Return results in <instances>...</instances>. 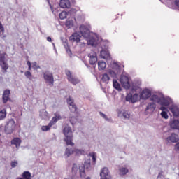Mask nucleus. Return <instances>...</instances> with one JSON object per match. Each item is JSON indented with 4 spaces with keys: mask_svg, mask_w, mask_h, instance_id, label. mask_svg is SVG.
<instances>
[{
    "mask_svg": "<svg viewBox=\"0 0 179 179\" xmlns=\"http://www.w3.org/2000/svg\"><path fill=\"white\" fill-rule=\"evenodd\" d=\"M64 135L65 136L64 141L68 146H75V143L72 142L73 141V133H72V129L69 126H66L63 130Z\"/></svg>",
    "mask_w": 179,
    "mask_h": 179,
    "instance_id": "1",
    "label": "nucleus"
},
{
    "mask_svg": "<svg viewBox=\"0 0 179 179\" xmlns=\"http://www.w3.org/2000/svg\"><path fill=\"white\" fill-rule=\"evenodd\" d=\"M152 101H155V103H158L161 106H170L173 101L170 98H164L163 96H159L157 95H152L150 98Z\"/></svg>",
    "mask_w": 179,
    "mask_h": 179,
    "instance_id": "2",
    "label": "nucleus"
},
{
    "mask_svg": "<svg viewBox=\"0 0 179 179\" xmlns=\"http://www.w3.org/2000/svg\"><path fill=\"white\" fill-rule=\"evenodd\" d=\"M110 68L108 70V73L112 76V78H117L120 75L121 71L120 69V64L117 62H113L110 65Z\"/></svg>",
    "mask_w": 179,
    "mask_h": 179,
    "instance_id": "3",
    "label": "nucleus"
},
{
    "mask_svg": "<svg viewBox=\"0 0 179 179\" xmlns=\"http://www.w3.org/2000/svg\"><path fill=\"white\" fill-rule=\"evenodd\" d=\"M6 55V54L5 53L0 54V66L3 73H7L8 70L9 69V64H8Z\"/></svg>",
    "mask_w": 179,
    "mask_h": 179,
    "instance_id": "4",
    "label": "nucleus"
},
{
    "mask_svg": "<svg viewBox=\"0 0 179 179\" xmlns=\"http://www.w3.org/2000/svg\"><path fill=\"white\" fill-rule=\"evenodd\" d=\"M66 75L67 76V79L70 83L72 85H78V83H80V80L75 76L73 73L69 71V70L66 71Z\"/></svg>",
    "mask_w": 179,
    "mask_h": 179,
    "instance_id": "5",
    "label": "nucleus"
},
{
    "mask_svg": "<svg viewBox=\"0 0 179 179\" xmlns=\"http://www.w3.org/2000/svg\"><path fill=\"white\" fill-rule=\"evenodd\" d=\"M120 82L122 87H124V89H126V90L129 89V87L131 86V82L129 80V77L122 74L120 78Z\"/></svg>",
    "mask_w": 179,
    "mask_h": 179,
    "instance_id": "6",
    "label": "nucleus"
},
{
    "mask_svg": "<svg viewBox=\"0 0 179 179\" xmlns=\"http://www.w3.org/2000/svg\"><path fill=\"white\" fill-rule=\"evenodd\" d=\"M15 120H9L5 126V132H6V134H12V132L15 131Z\"/></svg>",
    "mask_w": 179,
    "mask_h": 179,
    "instance_id": "7",
    "label": "nucleus"
},
{
    "mask_svg": "<svg viewBox=\"0 0 179 179\" xmlns=\"http://www.w3.org/2000/svg\"><path fill=\"white\" fill-rule=\"evenodd\" d=\"M80 32L81 36L83 37H85V38H88V37H90V30L89 29V27L86 25H81L80 27Z\"/></svg>",
    "mask_w": 179,
    "mask_h": 179,
    "instance_id": "8",
    "label": "nucleus"
},
{
    "mask_svg": "<svg viewBox=\"0 0 179 179\" xmlns=\"http://www.w3.org/2000/svg\"><path fill=\"white\" fill-rule=\"evenodd\" d=\"M45 82L49 85H54V76L51 72L46 71L43 73Z\"/></svg>",
    "mask_w": 179,
    "mask_h": 179,
    "instance_id": "9",
    "label": "nucleus"
},
{
    "mask_svg": "<svg viewBox=\"0 0 179 179\" xmlns=\"http://www.w3.org/2000/svg\"><path fill=\"white\" fill-rule=\"evenodd\" d=\"M100 177L101 179H111V176L110 175L108 168L104 167L101 169Z\"/></svg>",
    "mask_w": 179,
    "mask_h": 179,
    "instance_id": "10",
    "label": "nucleus"
},
{
    "mask_svg": "<svg viewBox=\"0 0 179 179\" xmlns=\"http://www.w3.org/2000/svg\"><path fill=\"white\" fill-rule=\"evenodd\" d=\"M126 101H130L131 103H136L139 100V94H127L125 98Z\"/></svg>",
    "mask_w": 179,
    "mask_h": 179,
    "instance_id": "11",
    "label": "nucleus"
},
{
    "mask_svg": "<svg viewBox=\"0 0 179 179\" xmlns=\"http://www.w3.org/2000/svg\"><path fill=\"white\" fill-rule=\"evenodd\" d=\"M88 57L90 58V65H94L97 62V53L96 52L91 50L90 53H88Z\"/></svg>",
    "mask_w": 179,
    "mask_h": 179,
    "instance_id": "12",
    "label": "nucleus"
},
{
    "mask_svg": "<svg viewBox=\"0 0 179 179\" xmlns=\"http://www.w3.org/2000/svg\"><path fill=\"white\" fill-rule=\"evenodd\" d=\"M152 96V91L148 88L144 89L141 94H140V99H142L143 100H146V99H149Z\"/></svg>",
    "mask_w": 179,
    "mask_h": 179,
    "instance_id": "13",
    "label": "nucleus"
},
{
    "mask_svg": "<svg viewBox=\"0 0 179 179\" xmlns=\"http://www.w3.org/2000/svg\"><path fill=\"white\" fill-rule=\"evenodd\" d=\"M166 143H176V142H178V136L176 134H172L170 136L167 137L165 140Z\"/></svg>",
    "mask_w": 179,
    "mask_h": 179,
    "instance_id": "14",
    "label": "nucleus"
},
{
    "mask_svg": "<svg viewBox=\"0 0 179 179\" xmlns=\"http://www.w3.org/2000/svg\"><path fill=\"white\" fill-rule=\"evenodd\" d=\"M169 110L172 113L173 117H178L179 115V107L177 105H171L169 108Z\"/></svg>",
    "mask_w": 179,
    "mask_h": 179,
    "instance_id": "15",
    "label": "nucleus"
},
{
    "mask_svg": "<svg viewBox=\"0 0 179 179\" xmlns=\"http://www.w3.org/2000/svg\"><path fill=\"white\" fill-rule=\"evenodd\" d=\"M67 103L69 104V108L71 110L72 113H75L76 111V106L73 103V99L71 97L67 99Z\"/></svg>",
    "mask_w": 179,
    "mask_h": 179,
    "instance_id": "16",
    "label": "nucleus"
},
{
    "mask_svg": "<svg viewBox=\"0 0 179 179\" xmlns=\"http://www.w3.org/2000/svg\"><path fill=\"white\" fill-rule=\"evenodd\" d=\"M85 167H86L87 169H89L90 167V162L87 164V165L81 164L79 166V171H80V177H86V173H85Z\"/></svg>",
    "mask_w": 179,
    "mask_h": 179,
    "instance_id": "17",
    "label": "nucleus"
},
{
    "mask_svg": "<svg viewBox=\"0 0 179 179\" xmlns=\"http://www.w3.org/2000/svg\"><path fill=\"white\" fill-rule=\"evenodd\" d=\"M69 40L71 43H79L80 41V35L78 33H74L69 37Z\"/></svg>",
    "mask_w": 179,
    "mask_h": 179,
    "instance_id": "18",
    "label": "nucleus"
},
{
    "mask_svg": "<svg viewBox=\"0 0 179 179\" xmlns=\"http://www.w3.org/2000/svg\"><path fill=\"white\" fill-rule=\"evenodd\" d=\"M118 117H121L122 115L124 120H129L131 118V113H129L125 110H120L117 113Z\"/></svg>",
    "mask_w": 179,
    "mask_h": 179,
    "instance_id": "19",
    "label": "nucleus"
},
{
    "mask_svg": "<svg viewBox=\"0 0 179 179\" xmlns=\"http://www.w3.org/2000/svg\"><path fill=\"white\" fill-rule=\"evenodd\" d=\"M59 6L63 9L71 8V1L69 0H60Z\"/></svg>",
    "mask_w": 179,
    "mask_h": 179,
    "instance_id": "20",
    "label": "nucleus"
},
{
    "mask_svg": "<svg viewBox=\"0 0 179 179\" xmlns=\"http://www.w3.org/2000/svg\"><path fill=\"white\" fill-rule=\"evenodd\" d=\"M155 102L153 101V102L149 103L146 107L145 111H148L149 113H153L155 110H156V104Z\"/></svg>",
    "mask_w": 179,
    "mask_h": 179,
    "instance_id": "21",
    "label": "nucleus"
},
{
    "mask_svg": "<svg viewBox=\"0 0 179 179\" xmlns=\"http://www.w3.org/2000/svg\"><path fill=\"white\" fill-rule=\"evenodd\" d=\"M39 116L42 120H49L50 119V115L48 114V112L47 110L43 109L40 110Z\"/></svg>",
    "mask_w": 179,
    "mask_h": 179,
    "instance_id": "22",
    "label": "nucleus"
},
{
    "mask_svg": "<svg viewBox=\"0 0 179 179\" xmlns=\"http://www.w3.org/2000/svg\"><path fill=\"white\" fill-rule=\"evenodd\" d=\"M55 117H53L50 121V122L54 125L57 123V121H59V120H62V117H61V115H59V113L56 112L54 114Z\"/></svg>",
    "mask_w": 179,
    "mask_h": 179,
    "instance_id": "23",
    "label": "nucleus"
},
{
    "mask_svg": "<svg viewBox=\"0 0 179 179\" xmlns=\"http://www.w3.org/2000/svg\"><path fill=\"white\" fill-rule=\"evenodd\" d=\"M101 57L103 59H106L108 61L109 59H111V56L110 55V52L107 50H101Z\"/></svg>",
    "mask_w": 179,
    "mask_h": 179,
    "instance_id": "24",
    "label": "nucleus"
},
{
    "mask_svg": "<svg viewBox=\"0 0 179 179\" xmlns=\"http://www.w3.org/2000/svg\"><path fill=\"white\" fill-rule=\"evenodd\" d=\"M20 143H22V140L20 138H14L11 141V145H15L17 149H19V148H20Z\"/></svg>",
    "mask_w": 179,
    "mask_h": 179,
    "instance_id": "25",
    "label": "nucleus"
},
{
    "mask_svg": "<svg viewBox=\"0 0 179 179\" xmlns=\"http://www.w3.org/2000/svg\"><path fill=\"white\" fill-rule=\"evenodd\" d=\"M75 23V18H71L66 21L65 26L67 27V29H72V27L73 26Z\"/></svg>",
    "mask_w": 179,
    "mask_h": 179,
    "instance_id": "26",
    "label": "nucleus"
},
{
    "mask_svg": "<svg viewBox=\"0 0 179 179\" xmlns=\"http://www.w3.org/2000/svg\"><path fill=\"white\" fill-rule=\"evenodd\" d=\"M9 94H10V90H6L3 94V102L7 103L8 100H9Z\"/></svg>",
    "mask_w": 179,
    "mask_h": 179,
    "instance_id": "27",
    "label": "nucleus"
},
{
    "mask_svg": "<svg viewBox=\"0 0 179 179\" xmlns=\"http://www.w3.org/2000/svg\"><path fill=\"white\" fill-rule=\"evenodd\" d=\"M171 128L173 129H178L179 130V121L178 120H173L170 123Z\"/></svg>",
    "mask_w": 179,
    "mask_h": 179,
    "instance_id": "28",
    "label": "nucleus"
},
{
    "mask_svg": "<svg viewBox=\"0 0 179 179\" xmlns=\"http://www.w3.org/2000/svg\"><path fill=\"white\" fill-rule=\"evenodd\" d=\"M107 66V63L103 61H99L98 62V68L99 71H104Z\"/></svg>",
    "mask_w": 179,
    "mask_h": 179,
    "instance_id": "29",
    "label": "nucleus"
},
{
    "mask_svg": "<svg viewBox=\"0 0 179 179\" xmlns=\"http://www.w3.org/2000/svg\"><path fill=\"white\" fill-rule=\"evenodd\" d=\"M113 86L114 89L118 90V92H121V90H122V89L121 88V85H120V83H118L117 80H113Z\"/></svg>",
    "mask_w": 179,
    "mask_h": 179,
    "instance_id": "30",
    "label": "nucleus"
},
{
    "mask_svg": "<svg viewBox=\"0 0 179 179\" xmlns=\"http://www.w3.org/2000/svg\"><path fill=\"white\" fill-rule=\"evenodd\" d=\"M54 125L51 122L47 126H42L41 129L43 132H47V131H50L51 129V127Z\"/></svg>",
    "mask_w": 179,
    "mask_h": 179,
    "instance_id": "31",
    "label": "nucleus"
},
{
    "mask_svg": "<svg viewBox=\"0 0 179 179\" xmlns=\"http://www.w3.org/2000/svg\"><path fill=\"white\" fill-rule=\"evenodd\" d=\"M74 153L76 156H80L82 155H85V152L84 151V150L82 149H75Z\"/></svg>",
    "mask_w": 179,
    "mask_h": 179,
    "instance_id": "32",
    "label": "nucleus"
},
{
    "mask_svg": "<svg viewBox=\"0 0 179 179\" xmlns=\"http://www.w3.org/2000/svg\"><path fill=\"white\" fill-rule=\"evenodd\" d=\"M73 153L74 150H73L72 148H66L65 151V156L69 157V156H71V155H73Z\"/></svg>",
    "mask_w": 179,
    "mask_h": 179,
    "instance_id": "33",
    "label": "nucleus"
},
{
    "mask_svg": "<svg viewBox=\"0 0 179 179\" xmlns=\"http://www.w3.org/2000/svg\"><path fill=\"white\" fill-rule=\"evenodd\" d=\"M101 80L104 83H108V80H110V77L108 76V74L107 73L103 74L102 76Z\"/></svg>",
    "mask_w": 179,
    "mask_h": 179,
    "instance_id": "34",
    "label": "nucleus"
},
{
    "mask_svg": "<svg viewBox=\"0 0 179 179\" xmlns=\"http://www.w3.org/2000/svg\"><path fill=\"white\" fill-rule=\"evenodd\" d=\"M119 171L121 176H125V174H127L129 171L128 169L122 167L119 169Z\"/></svg>",
    "mask_w": 179,
    "mask_h": 179,
    "instance_id": "35",
    "label": "nucleus"
},
{
    "mask_svg": "<svg viewBox=\"0 0 179 179\" xmlns=\"http://www.w3.org/2000/svg\"><path fill=\"white\" fill-rule=\"evenodd\" d=\"M89 156L92 158L93 163L96 164V160L97 159V155L96 152H90Z\"/></svg>",
    "mask_w": 179,
    "mask_h": 179,
    "instance_id": "36",
    "label": "nucleus"
},
{
    "mask_svg": "<svg viewBox=\"0 0 179 179\" xmlns=\"http://www.w3.org/2000/svg\"><path fill=\"white\" fill-rule=\"evenodd\" d=\"M87 44L88 45H96V41L93 38H90V39H87Z\"/></svg>",
    "mask_w": 179,
    "mask_h": 179,
    "instance_id": "37",
    "label": "nucleus"
},
{
    "mask_svg": "<svg viewBox=\"0 0 179 179\" xmlns=\"http://www.w3.org/2000/svg\"><path fill=\"white\" fill-rule=\"evenodd\" d=\"M59 16L62 20H64V19H66V16H68V13H66V11H63L59 14Z\"/></svg>",
    "mask_w": 179,
    "mask_h": 179,
    "instance_id": "38",
    "label": "nucleus"
},
{
    "mask_svg": "<svg viewBox=\"0 0 179 179\" xmlns=\"http://www.w3.org/2000/svg\"><path fill=\"white\" fill-rule=\"evenodd\" d=\"M6 117V110L3 109L0 111V120H3Z\"/></svg>",
    "mask_w": 179,
    "mask_h": 179,
    "instance_id": "39",
    "label": "nucleus"
},
{
    "mask_svg": "<svg viewBox=\"0 0 179 179\" xmlns=\"http://www.w3.org/2000/svg\"><path fill=\"white\" fill-rule=\"evenodd\" d=\"M24 75L27 79H29V80H31V78H33V75L31 74V72L30 71H25Z\"/></svg>",
    "mask_w": 179,
    "mask_h": 179,
    "instance_id": "40",
    "label": "nucleus"
},
{
    "mask_svg": "<svg viewBox=\"0 0 179 179\" xmlns=\"http://www.w3.org/2000/svg\"><path fill=\"white\" fill-rule=\"evenodd\" d=\"M161 117H162V118H164L165 120H167L169 118V115H167V112L162 111L161 113Z\"/></svg>",
    "mask_w": 179,
    "mask_h": 179,
    "instance_id": "41",
    "label": "nucleus"
},
{
    "mask_svg": "<svg viewBox=\"0 0 179 179\" xmlns=\"http://www.w3.org/2000/svg\"><path fill=\"white\" fill-rule=\"evenodd\" d=\"M17 164H19V163L17 162V160H14L11 162L10 166L13 169H15V167H17Z\"/></svg>",
    "mask_w": 179,
    "mask_h": 179,
    "instance_id": "42",
    "label": "nucleus"
},
{
    "mask_svg": "<svg viewBox=\"0 0 179 179\" xmlns=\"http://www.w3.org/2000/svg\"><path fill=\"white\" fill-rule=\"evenodd\" d=\"M32 68L34 70L38 69L40 68V66L37 65V62H34L31 63Z\"/></svg>",
    "mask_w": 179,
    "mask_h": 179,
    "instance_id": "43",
    "label": "nucleus"
},
{
    "mask_svg": "<svg viewBox=\"0 0 179 179\" xmlns=\"http://www.w3.org/2000/svg\"><path fill=\"white\" fill-rule=\"evenodd\" d=\"M71 170H72L73 173H77V171H78V165L76 164H73Z\"/></svg>",
    "mask_w": 179,
    "mask_h": 179,
    "instance_id": "44",
    "label": "nucleus"
},
{
    "mask_svg": "<svg viewBox=\"0 0 179 179\" xmlns=\"http://www.w3.org/2000/svg\"><path fill=\"white\" fill-rule=\"evenodd\" d=\"M77 121H78V120L75 117L70 118V122H71V124H72V125H73V124H75Z\"/></svg>",
    "mask_w": 179,
    "mask_h": 179,
    "instance_id": "45",
    "label": "nucleus"
},
{
    "mask_svg": "<svg viewBox=\"0 0 179 179\" xmlns=\"http://www.w3.org/2000/svg\"><path fill=\"white\" fill-rule=\"evenodd\" d=\"M157 179H166V177H164V175H163V173L161 172L158 174Z\"/></svg>",
    "mask_w": 179,
    "mask_h": 179,
    "instance_id": "46",
    "label": "nucleus"
},
{
    "mask_svg": "<svg viewBox=\"0 0 179 179\" xmlns=\"http://www.w3.org/2000/svg\"><path fill=\"white\" fill-rule=\"evenodd\" d=\"M27 65L28 66V70L29 71H31V62H30V61H27Z\"/></svg>",
    "mask_w": 179,
    "mask_h": 179,
    "instance_id": "47",
    "label": "nucleus"
},
{
    "mask_svg": "<svg viewBox=\"0 0 179 179\" xmlns=\"http://www.w3.org/2000/svg\"><path fill=\"white\" fill-rule=\"evenodd\" d=\"M100 115H101V117H102L103 118H104L105 120L108 121V118H107V116L106 115V114H104L103 113H100Z\"/></svg>",
    "mask_w": 179,
    "mask_h": 179,
    "instance_id": "48",
    "label": "nucleus"
},
{
    "mask_svg": "<svg viewBox=\"0 0 179 179\" xmlns=\"http://www.w3.org/2000/svg\"><path fill=\"white\" fill-rule=\"evenodd\" d=\"M3 33H5V28H0V36L3 35Z\"/></svg>",
    "mask_w": 179,
    "mask_h": 179,
    "instance_id": "49",
    "label": "nucleus"
},
{
    "mask_svg": "<svg viewBox=\"0 0 179 179\" xmlns=\"http://www.w3.org/2000/svg\"><path fill=\"white\" fill-rule=\"evenodd\" d=\"M64 47L66 48V52L69 54V52H71V50H69V47L68 46V44L66 43V45H64Z\"/></svg>",
    "mask_w": 179,
    "mask_h": 179,
    "instance_id": "50",
    "label": "nucleus"
},
{
    "mask_svg": "<svg viewBox=\"0 0 179 179\" xmlns=\"http://www.w3.org/2000/svg\"><path fill=\"white\" fill-rule=\"evenodd\" d=\"M160 110H161L162 111H166V110H167V108H166V107H164V106H162V107L160 108Z\"/></svg>",
    "mask_w": 179,
    "mask_h": 179,
    "instance_id": "51",
    "label": "nucleus"
},
{
    "mask_svg": "<svg viewBox=\"0 0 179 179\" xmlns=\"http://www.w3.org/2000/svg\"><path fill=\"white\" fill-rule=\"evenodd\" d=\"M175 148L176 149V150H179V143H178L177 144H176Z\"/></svg>",
    "mask_w": 179,
    "mask_h": 179,
    "instance_id": "52",
    "label": "nucleus"
},
{
    "mask_svg": "<svg viewBox=\"0 0 179 179\" xmlns=\"http://www.w3.org/2000/svg\"><path fill=\"white\" fill-rule=\"evenodd\" d=\"M47 40L48 41H49V43H51V41H52V40L51 39V37H48Z\"/></svg>",
    "mask_w": 179,
    "mask_h": 179,
    "instance_id": "53",
    "label": "nucleus"
},
{
    "mask_svg": "<svg viewBox=\"0 0 179 179\" xmlns=\"http://www.w3.org/2000/svg\"><path fill=\"white\" fill-rule=\"evenodd\" d=\"M3 25H2V24H0V29L3 28Z\"/></svg>",
    "mask_w": 179,
    "mask_h": 179,
    "instance_id": "54",
    "label": "nucleus"
},
{
    "mask_svg": "<svg viewBox=\"0 0 179 179\" xmlns=\"http://www.w3.org/2000/svg\"><path fill=\"white\" fill-rule=\"evenodd\" d=\"M85 179H92L90 177H87Z\"/></svg>",
    "mask_w": 179,
    "mask_h": 179,
    "instance_id": "55",
    "label": "nucleus"
},
{
    "mask_svg": "<svg viewBox=\"0 0 179 179\" xmlns=\"http://www.w3.org/2000/svg\"><path fill=\"white\" fill-rule=\"evenodd\" d=\"M83 45H86V43H83Z\"/></svg>",
    "mask_w": 179,
    "mask_h": 179,
    "instance_id": "56",
    "label": "nucleus"
},
{
    "mask_svg": "<svg viewBox=\"0 0 179 179\" xmlns=\"http://www.w3.org/2000/svg\"><path fill=\"white\" fill-rule=\"evenodd\" d=\"M21 73H23V71H21Z\"/></svg>",
    "mask_w": 179,
    "mask_h": 179,
    "instance_id": "57",
    "label": "nucleus"
},
{
    "mask_svg": "<svg viewBox=\"0 0 179 179\" xmlns=\"http://www.w3.org/2000/svg\"><path fill=\"white\" fill-rule=\"evenodd\" d=\"M0 24H2V23H1V21H0Z\"/></svg>",
    "mask_w": 179,
    "mask_h": 179,
    "instance_id": "58",
    "label": "nucleus"
},
{
    "mask_svg": "<svg viewBox=\"0 0 179 179\" xmlns=\"http://www.w3.org/2000/svg\"><path fill=\"white\" fill-rule=\"evenodd\" d=\"M53 44V45H55L54 43H52Z\"/></svg>",
    "mask_w": 179,
    "mask_h": 179,
    "instance_id": "59",
    "label": "nucleus"
},
{
    "mask_svg": "<svg viewBox=\"0 0 179 179\" xmlns=\"http://www.w3.org/2000/svg\"><path fill=\"white\" fill-rule=\"evenodd\" d=\"M0 136H1V134H0Z\"/></svg>",
    "mask_w": 179,
    "mask_h": 179,
    "instance_id": "60",
    "label": "nucleus"
}]
</instances>
